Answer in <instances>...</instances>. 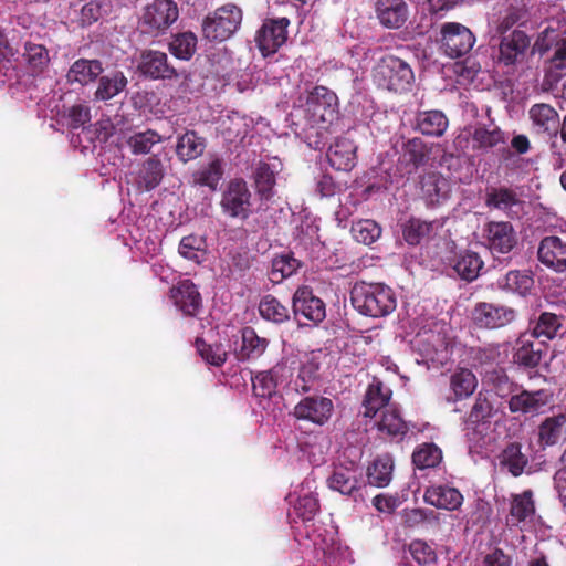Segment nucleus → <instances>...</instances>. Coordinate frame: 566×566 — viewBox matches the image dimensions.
Instances as JSON below:
<instances>
[{
    "mask_svg": "<svg viewBox=\"0 0 566 566\" xmlns=\"http://www.w3.org/2000/svg\"><path fill=\"white\" fill-rule=\"evenodd\" d=\"M336 95L325 86H315L306 98L303 133L313 149H323L333 134L338 119Z\"/></svg>",
    "mask_w": 566,
    "mask_h": 566,
    "instance_id": "1",
    "label": "nucleus"
},
{
    "mask_svg": "<svg viewBox=\"0 0 566 566\" xmlns=\"http://www.w3.org/2000/svg\"><path fill=\"white\" fill-rule=\"evenodd\" d=\"M350 300L358 313L370 317L387 316L397 307L395 292L382 283L356 282Z\"/></svg>",
    "mask_w": 566,
    "mask_h": 566,
    "instance_id": "2",
    "label": "nucleus"
},
{
    "mask_svg": "<svg viewBox=\"0 0 566 566\" xmlns=\"http://www.w3.org/2000/svg\"><path fill=\"white\" fill-rule=\"evenodd\" d=\"M373 78L380 88L403 93L410 90L415 75L406 61L388 54L377 62L373 71Z\"/></svg>",
    "mask_w": 566,
    "mask_h": 566,
    "instance_id": "3",
    "label": "nucleus"
},
{
    "mask_svg": "<svg viewBox=\"0 0 566 566\" xmlns=\"http://www.w3.org/2000/svg\"><path fill=\"white\" fill-rule=\"evenodd\" d=\"M243 12L234 3H226L209 13L202 21V34L209 41L223 42L241 27Z\"/></svg>",
    "mask_w": 566,
    "mask_h": 566,
    "instance_id": "4",
    "label": "nucleus"
},
{
    "mask_svg": "<svg viewBox=\"0 0 566 566\" xmlns=\"http://www.w3.org/2000/svg\"><path fill=\"white\" fill-rule=\"evenodd\" d=\"M517 311L509 305L494 302H478L471 310V322L476 329L499 331L514 324Z\"/></svg>",
    "mask_w": 566,
    "mask_h": 566,
    "instance_id": "5",
    "label": "nucleus"
},
{
    "mask_svg": "<svg viewBox=\"0 0 566 566\" xmlns=\"http://www.w3.org/2000/svg\"><path fill=\"white\" fill-rule=\"evenodd\" d=\"M179 9L172 0H154L143 9L139 19L142 33L159 36L177 21Z\"/></svg>",
    "mask_w": 566,
    "mask_h": 566,
    "instance_id": "6",
    "label": "nucleus"
},
{
    "mask_svg": "<svg viewBox=\"0 0 566 566\" xmlns=\"http://www.w3.org/2000/svg\"><path fill=\"white\" fill-rule=\"evenodd\" d=\"M251 197L247 181L233 178L221 195V210L229 218L247 220L251 214Z\"/></svg>",
    "mask_w": 566,
    "mask_h": 566,
    "instance_id": "7",
    "label": "nucleus"
},
{
    "mask_svg": "<svg viewBox=\"0 0 566 566\" xmlns=\"http://www.w3.org/2000/svg\"><path fill=\"white\" fill-rule=\"evenodd\" d=\"M292 312L294 318L301 324L302 319L318 324L326 317V305L316 296L308 285H301L292 297Z\"/></svg>",
    "mask_w": 566,
    "mask_h": 566,
    "instance_id": "8",
    "label": "nucleus"
},
{
    "mask_svg": "<svg viewBox=\"0 0 566 566\" xmlns=\"http://www.w3.org/2000/svg\"><path fill=\"white\" fill-rule=\"evenodd\" d=\"M441 35L444 53L451 59L464 56L475 43L472 31L458 22L444 23L441 28Z\"/></svg>",
    "mask_w": 566,
    "mask_h": 566,
    "instance_id": "9",
    "label": "nucleus"
},
{
    "mask_svg": "<svg viewBox=\"0 0 566 566\" xmlns=\"http://www.w3.org/2000/svg\"><path fill=\"white\" fill-rule=\"evenodd\" d=\"M287 18L266 19L255 35V43L264 57L272 55L287 40Z\"/></svg>",
    "mask_w": 566,
    "mask_h": 566,
    "instance_id": "10",
    "label": "nucleus"
},
{
    "mask_svg": "<svg viewBox=\"0 0 566 566\" xmlns=\"http://www.w3.org/2000/svg\"><path fill=\"white\" fill-rule=\"evenodd\" d=\"M489 250L495 254H507L517 245V234L509 221H489L483 228Z\"/></svg>",
    "mask_w": 566,
    "mask_h": 566,
    "instance_id": "11",
    "label": "nucleus"
},
{
    "mask_svg": "<svg viewBox=\"0 0 566 566\" xmlns=\"http://www.w3.org/2000/svg\"><path fill=\"white\" fill-rule=\"evenodd\" d=\"M333 410L332 399L314 395L301 399L293 409V416L298 420L323 426L331 419Z\"/></svg>",
    "mask_w": 566,
    "mask_h": 566,
    "instance_id": "12",
    "label": "nucleus"
},
{
    "mask_svg": "<svg viewBox=\"0 0 566 566\" xmlns=\"http://www.w3.org/2000/svg\"><path fill=\"white\" fill-rule=\"evenodd\" d=\"M314 479H305L298 490L289 494L287 500L294 514L304 522L312 521L319 511V501Z\"/></svg>",
    "mask_w": 566,
    "mask_h": 566,
    "instance_id": "13",
    "label": "nucleus"
},
{
    "mask_svg": "<svg viewBox=\"0 0 566 566\" xmlns=\"http://www.w3.org/2000/svg\"><path fill=\"white\" fill-rule=\"evenodd\" d=\"M484 205L490 210H499L507 218L514 219L522 214L524 202L514 189L500 186L486 189Z\"/></svg>",
    "mask_w": 566,
    "mask_h": 566,
    "instance_id": "14",
    "label": "nucleus"
},
{
    "mask_svg": "<svg viewBox=\"0 0 566 566\" xmlns=\"http://www.w3.org/2000/svg\"><path fill=\"white\" fill-rule=\"evenodd\" d=\"M546 346L545 342L536 343L533 338H526L525 334H521L513 347L512 363L520 370H534L541 365Z\"/></svg>",
    "mask_w": 566,
    "mask_h": 566,
    "instance_id": "15",
    "label": "nucleus"
},
{
    "mask_svg": "<svg viewBox=\"0 0 566 566\" xmlns=\"http://www.w3.org/2000/svg\"><path fill=\"white\" fill-rule=\"evenodd\" d=\"M551 397L546 389H522L517 394H511L507 408L512 413L536 416L549 403Z\"/></svg>",
    "mask_w": 566,
    "mask_h": 566,
    "instance_id": "16",
    "label": "nucleus"
},
{
    "mask_svg": "<svg viewBox=\"0 0 566 566\" xmlns=\"http://www.w3.org/2000/svg\"><path fill=\"white\" fill-rule=\"evenodd\" d=\"M170 298L186 316H197L202 307L201 294L197 285L189 279L179 281L170 289Z\"/></svg>",
    "mask_w": 566,
    "mask_h": 566,
    "instance_id": "17",
    "label": "nucleus"
},
{
    "mask_svg": "<svg viewBox=\"0 0 566 566\" xmlns=\"http://www.w3.org/2000/svg\"><path fill=\"white\" fill-rule=\"evenodd\" d=\"M138 71L153 80H171L178 77L176 69L168 62L166 53L157 50L142 52Z\"/></svg>",
    "mask_w": 566,
    "mask_h": 566,
    "instance_id": "18",
    "label": "nucleus"
},
{
    "mask_svg": "<svg viewBox=\"0 0 566 566\" xmlns=\"http://www.w3.org/2000/svg\"><path fill=\"white\" fill-rule=\"evenodd\" d=\"M537 258L547 269L557 273L566 272V242L556 235L543 238L538 244Z\"/></svg>",
    "mask_w": 566,
    "mask_h": 566,
    "instance_id": "19",
    "label": "nucleus"
},
{
    "mask_svg": "<svg viewBox=\"0 0 566 566\" xmlns=\"http://www.w3.org/2000/svg\"><path fill=\"white\" fill-rule=\"evenodd\" d=\"M566 316L560 313L542 311L538 316L530 319V334L533 339L553 340L563 336Z\"/></svg>",
    "mask_w": 566,
    "mask_h": 566,
    "instance_id": "20",
    "label": "nucleus"
},
{
    "mask_svg": "<svg viewBox=\"0 0 566 566\" xmlns=\"http://www.w3.org/2000/svg\"><path fill=\"white\" fill-rule=\"evenodd\" d=\"M509 516L512 521V525L521 530L534 523L536 505L534 492L531 489L511 495Z\"/></svg>",
    "mask_w": 566,
    "mask_h": 566,
    "instance_id": "21",
    "label": "nucleus"
},
{
    "mask_svg": "<svg viewBox=\"0 0 566 566\" xmlns=\"http://www.w3.org/2000/svg\"><path fill=\"white\" fill-rule=\"evenodd\" d=\"M375 12L380 24L388 29H400L409 18L405 0H377Z\"/></svg>",
    "mask_w": 566,
    "mask_h": 566,
    "instance_id": "22",
    "label": "nucleus"
},
{
    "mask_svg": "<svg viewBox=\"0 0 566 566\" xmlns=\"http://www.w3.org/2000/svg\"><path fill=\"white\" fill-rule=\"evenodd\" d=\"M536 134L554 137L558 134L560 120L557 111L545 103L534 104L528 111Z\"/></svg>",
    "mask_w": 566,
    "mask_h": 566,
    "instance_id": "23",
    "label": "nucleus"
},
{
    "mask_svg": "<svg viewBox=\"0 0 566 566\" xmlns=\"http://www.w3.org/2000/svg\"><path fill=\"white\" fill-rule=\"evenodd\" d=\"M448 264L457 275L465 282H473L476 280L484 266V262L479 253L470 250L455 253L449 259Z\"/></svg>",
    "mask_w": 566,
    "mask_h": 566,
    "instance_id": "24",
    "label": "nucleus"
},
{
    "mask_svg": "<svg viewBox=\"0 0 566 566\" xmlns=\"http://www.w3.org/2000/svg\"><path fill=\"white\" fill-rule=\"evenodd\" d=\"M423 499L426 503L447 511H455L463 503L462 493L458 489L447 484L427 488Z\"/></svg>",
    "mask_w": 566,
    "mask_h": 566,
    "instance_id": "25",
    "label": "nucleus"
},
{
    "mask_svg": "<svg viewBox=\"0 0 566 566\" xmlns=\"http://www.w3.org/2000/svg\"><path fill=\"white\" fill-rule=\"evenodd\" d=\"M478 379L468 368H459L449 378V394L446 400L454 403L469 398L476 389Z\"/></svg>",
    "mask_w": 566,
    "mask_h": 566,
    "instance_id": "26",
    "label": "nucleus"
},
{
    "mask_svg": "<svg viewBox=\"0 0 566 566\" xmlns=\"http://www.w3.org/2000/svg\"><path fill=\"white\" fill-rule=\"evenodd\" d=\"M421 195L428 206L439 205L448 199L451 187L447 178L439 172H428L421 178Z\"/></svg>",
    "mask_w": 566,
    "mask_h": 566,
    "instance_id": "27",
    "label": "nucleus"
},
{
    "mask_svg": "<svg viewBox=\"0 0 566 566\" xmlns=\"http://www.w3.org/2000/svg\"><path fill=\"white\" fill-rule=\"evenodd\" d=\"M392 396V391L379 378L374 377L368 385L363 400L364 417L373 418L376 413L385 408Z\"/></svg>",
    "mask_w": 566,
    "mask_h": 566,
    "instance_id": "28",
    "label": "nucleus"
},
{
    "mask_svg": "<svg viewBox=\"0 0 566 566\" xmlns=\"http://www.w3.org/2000/svg\"><path fill=\"white\" fill-rule=\"evenodd\" d=\"M165 176V167L158 155L145 159L136 176V186L142 191L157 188Z\"/></svg>",
    "mask_w": 566,
    "mask_h": 566,
    "instance_id": "29",
    "label": "nucleus"
},
{
    "mask_svg": "<svg viewBox=\"0 0 566 566\" xmlns=\"http://www.w3.org/2000/svg\"><path fill=\"white\" fill-rule=\"evenodd\" d=\"M327 159L336 170L348 171L356 164V146L348 138H337L328 148Z\"/></svg>",
    "mask_w": 566,
    "mask_h": 566,
    "instance_id": "30",
    "label": "nucleus"
},
{
    "mask_svg": "<svg viewBox=\"0 0 566 566\" xmlns=\"http://www.w3.org/2000/svg\"><path fill=\"white\" fill-rule=\"evenodd\" d=\"M497 286L506 293L525 297L532 293L534 276L527 270H511L497 280Z\"/></svg>",
    "mask_w": 566,
    "mask_h": 566,
    "instance_id": "31",
    "label": "nucleus"
},
{
    "mask_svg": "<svg viewBox=\"0 0 566 566\" xmlns=\"http://www.w3.org/2000/svg\"><path fill=\"white\" fill-rule=\"evenodd\" d=\"M359 476L357 469L336 467L327 480L328 486L344 495L353 496L356 501V494L360 489Z\"/></svg>",
    "mask_w": 566,
    "mask_h": 566,
    "instance_id": "32",
    "label": "nucleus"
},
{
    "mask_svg": "<svg viewBox=\"0 0 566 566\" xmlns=\"http://www.w3.org/2000/svg\"><path fill=\"white\" fill-rule=\"evenodd\" d=\"M530 45V38L524 31L514 30L510 35L503 36L500 43V60L511 65L523 55Z\"/></svg>",
    "mask_w": 566,
    "mask_h": 566,
    "instance_id": "33",
    "label": "nucleus"
},
{
    "mask_svg": "<svg viewBox=\"0 0 566 566\" xmlns=\"http://www.w3.org/2000/svg\"><path fill=\"white\" fill-rule=\"evenodd\" d=\"M268 345L266 338L260 337L253 327L245 326L241 329V346L237 358L241 361L256 359L263 355Z\"/></svg>",
    "mask_w": 566,
    "mask_h": 566,
    "instance_id": "34",
    "label": "nucleus"
},
{
    "mask_svg": "<svg viewBox=\"0 0 566 566\" xmlns=\"http://www.w3.org/2000/svg\"><path fill=\"white\" fill-rule=\"evenodd\" d=\"M206 139L196 130L188 129L178 137L176 156L181 163L199 158L206 149Z\"/></svg>",
    "mask_w": 566,
    "mask_h": 566,
    "instance_id": "35",
    "label": "nucleus"
},
{
    "mask_svg": "<svg viewBox=\"0 0 566 566\" xmlns=\"http://www.w3.org/2000/svg\"><path fill=\"white\" fill-rule=\"evenodd\" d=\"M128 80L122 71H112L106 75H99L97 88L94 93L96 101L107 102L124 92Z\"/></svg>",
    "mask_w": 566,
    "mask_h": 566,
    "instance_id": "36",
    "label": "nucleus"
},
{
    "mask_svg": "<svg viewBox=\"0 0 566 566\" xmlns=\"http://www.w3.org/2000/svg\"><path fill=\"white\" fill-rule=\"evenodd\" d=\"M103 71V63L99 60L78 59L71 65L67 80L70 83L87 85L95 82Z\"/></svg>",
    "mask_w": 566,
    "mask_h": 566,
    "instance_id": "37",
    "label": "nucleus"
},
{
    "mask_svg": "<svg viewBox=\"0 0 566 566\" xmlns=\"http://www.w3.org/2000/svg\"><path fill=\"white\" fill-rule=\"evenodd\" d=\"M223 174V160L214 157L207 165L193 171L191 178L195 186L208 187L211 191H216Z\"/></svg>",
    "mask_w": 566,
    "mask_h": 566,
    "instance_id": "38",
    "label": "nucleus"
},
{
    "mask_svg": "<svg viewBox=\"0 0 566 566\" xmlns=\"http://www.w3.org/2000/svg\"><path fill=\"white\" fill-rule=\"evenodd\" d=\"M417 129L426 136L440 137L448 128L449 122L441 111L419 112L416 117Z\"/></svg>",
    "mask_w": 566,
    "mask_h": 566,
    "instance_id": "39",
    "label": "nucleus"
},
{
    "mask_svg": "<svg viewBox=\"0 0 566 566\" xmlns=\"http://www.w3.org/2000/svg\"><path fill=\"white\" fill-rule=\"evenodd\" d=\"M392 458L388 453L380 454L367 467L368 483L376 488H385L392 479Z\"/></svg>",
    "mask_w": 566,
    "mask_h": 566,
    "instance_id": "40",
    "label": "nucleus"
},
{
    "mask_svg": "<svg viewBox=\"0 0 566 566\" xmlns=\"http://www.w3.org/2000/svg\"><path fill=\"white\" fill-rule=\"evenodd\" d=\"M566 427V415L559 413L545 418L538 426V442L543 447L555 446Z\"/></svg>",
    "mask_w": 566,
    "mask_h": 566,
    "instance_id": "41",
    "label": "nucleus"
},
{
    "mask_svg": "<svg viewBox=\"0 0 566 566\" xmlns=\"http://www.w3.org/2000/svg\"><path fill=\"white\" fill-rule=\"evenodd\" d=\"M500 464L513 476H520L528 464L527 457L522 452V444L510 442L501 452Z\"/></svg>",
    "mask_w": 566,
    "mask_h": 566,
    "instance_id": "42",
    "label": "nucleus"
},
{
    "mask_svg": "<svg viewBox=\"0 0 566 566\" xmlns=\"http://www.w3.org/2000/svg\"><path fill=\"white\" fill-rule=\"evenodd\" d=\"M482 375L484 384L490 386L501 398L513 394L517 387V385L511 380L506 370L501 366L486 368Z\"/></svg>",
    "mask_w": 566,
    "mask_h": 566,
    "instance_id": "43",
    "label": "nucleus"
},
{
    "mask_svg": "<svg viewBox=\"0 0 566 566\" xmlns=\"http://www.w3.org/2000/svg\"><path fill=\"white\" fill-rule=\"evenodd\" d=\"M178 252L182 258L201 264L207 260V240L198 234L186 235L180 240Z\"/></svg>",
    "mask_w": 566,
    "mask_h": 566,
    "instance_id": "44",
    "label": "nucleus"
},
{
    "mask_svg": "<svg viewBox=\"0 0 566 566\" xmlns=\"http://www.w3.org/2000/svg\"><path fill=\"white\" fill-rule=\"evenodd\" d=\"M258 310L263 319L274 324H283L290 319V310L271 294L261 298Z\"/></svg>",
    "mask_w": 566,
    "mask_h": 566,
    "instance_id": "45",
    "label": "nucleus"
},
{
    "mask_svg": "<svg viewBox=\"0 0 566 566\" xmlns=\"http://www.w3.org/2000/svg\"><path fill=\"white\" fill-rule=\"evenodd\" d=\"M253 180L256 193L261 199L269 200L274 196L275 172L268 163L260 161L256 165L253 171Z\"/></svg>",
    "mask_w": 566,
    "mask_h": 566,
    "instance_id": "46",
    "label": "nucleus"
},
{
    "mask_svg": "<svg viewBox=\"0 0 566 566\" xmlns=\"http://www.w3.org/2000/svg\"><path fill=\"white\" fill-rule=\"evenodd\" d=\"M301 266V261L295 259L292 253L281 254L272 260L269 279L272 283H280L295 274Z\"/></svg>",
    "mask_w": 566,
    "mask_h": 566,
    "instance_id": "47",
    "label": "nucleus"
},
{
    "mask_svg": "<svg viewBox=\"0 0 566 566\" xmlns=\"http://www.w3.org/2000/svg\"><path fill=\"white\" fill-rule=\"evenodd\" d=\"M434 222L410 218L402 226V237L410 245L419 244L424 238H428L433 231Z\"/></svg>",
    "mask_w": 566,
    "mask_h": 566,
    "instance_id": "48",
    "label": "nucleus"
},
{
    "mask_svg": "<svg viewBox=\"0 0 566 566\" xmlns=\"http://www.w3.org/2000/svg\"><path fill=\"white\" fill-rule=\"evenodd\" d=\"M441 461L442 451L434 443H422L412 453V462L420 470L436 468Z\"/></svg>",
    "mask_w": 566,
    "mask_h": 566,
    "instance_id": "49",
    "label": "nucleus"
},
{
    "mask_svg": "<svg viewBox=\"0 0 566 566\" xmlns=\"http://www.w3.org/2000/svg\"><path fill=\"white\" fill-rule=\"evenodd\" d=\"M197 48V36L188 31L176 34L169 43L170 53L179 59L188 61L192 57Z\"/></svg>",
    "mask_w": 566,
    "mask_h": 566,
    "instance_id": "50",
    "label": "nucleus"
},
{
    "mask_svg": "<svg viewBox=\"0 0 566 566\" xmlns=\"http://www.w3.org/2000/svg\"><path fill=\"white\" fill-rule=\"evenodd\" d=\"M378 430L390 437L403 438L409 431V427L396 409H388L378 422Z\"/></svg>",
    "mask_w": 566,
    "mask_h": 566,
    "instance_id": "51",
    "label": "nucleus"
},
{
    "mask_svg": "<svg viewBox=\"0 0 566 566\" xmlns=\"http://www.w3.org/2000/svg\"><path fill=\"white\" fill-rule=\"evenodd\" d=\"M161 142L163 138L156 130L147 129L133 134L128 138L127 145L134 155H146L150 153L156 144Z\"/></svg>",
    "mask_w": 566,
    "mask_h": 566,
    "instance_id": "52",
    "label": "nucleus"
},
{
    "mask_svg": "<svg viewBox=\"0 0 566 566\" xmlns=\"http://www.w3.org/2000/svg\"><path fill=\"white\" fill-rule=\"evenodd\" d=\"M475 367L486 368L499 366L502 360L501 345L489 344L484 347L473 348L471 352Z\"/></svg>",
    "mask_w": 566,
    "mask_h": 566,
    "instance_id": "53",
    "label": "nucleus"
},
{
    "mask_svg": "<svg viewBox=\"0 0 566 566\" xmlns=\"http://www.w3.org/2000/svg\"><path fill=\"white\" fill-rule=\"evenodd\" d=\"M352 234L357 242L369 245L379 239L381 228L376 221L364 219L352 226Z\"/></svg>",
    "mask_w": 566,
    "mask_h": 566,
    "instance_id": "54",
    "label": "nucleus"
},
{
    "mask_svg": "<svg viewBox=\"0 0 566 566\" xmlns=\"http://www.w3.org/2000/svg\"><path fill=\"white\" fill-rule=\"evenodd\" d=\"M557 27H553L552 24L547 25L538 35L535 48L539 53H545L549 51L553 46H557L565 38L563 34L566 32V28L564 24H560L559 21H556Z\"/></svg>",
    "mask_w": 566,
    "mask_h": 566,
    "instance_id": "55",
    "label": "nucleus"
},
{
    "mask_svg": "<svg viewBox=\"0 0 566 566\" xmlns=\"http://www.w3.org/2000/svg\"><path fill=\"white\" fill-rule=\"evenodd\" d=\"M472 142L474 149H489L505 143L503 132L497 127L493 129L475 128L472 134Z\"/></svg>",
    "mask_w": 566,
    "mask_h": 566,
    "instance_id": "56",
    "label": "nucleus"
},
{
    "mask_svg": "<svg viewBox=\"0 0 566 566\" xmlns=\"http://www.w3.org/2000/svg\"><path fill=\"white\" fill-rule=\"evenodd\" d=\"M23 56L33 72H42L49 64L50 57L46 48L42 44L27 42Z\"/></svg>",
    "mask_w": 566,
    "mask_h": 566,
    "instance_id": "57",
    "label": "nucleus"
},
{
    "mask_svg": "<svg viewBox=\"0 0 566 566\" xmlns=\"http://www.w3.org/2000/svg\"><path fill=\"white\" fill-rule=\"evenodd\" d=\"M195 344L198 354L206 363L217 367L226 363L227 352L223 350L221 345L207 344L202 338H197Z\"/></svg>",
    "mask_w": 566,
    "mask_h": 566,
    "instance_id": "58",
    "label": "nucleus"
},
{
    "mask_svg": "<svg viewBox=\"0 0 566 566\" xmlns=\"http://www.w3.org/2000/svg\"><path fill=\"white\" fill-rule=\"evenodd\" d=\"M494 413V407L485 395L480 392L474 400L473 406L468 416V421L473 424L486 422L492 418Z\"/></svg>",
    "mask_w": 566,
    "mask_h": 566,
    "instance_id": "59",
    "label": "nucleus"
},
{
    "mask_svg": "<svg viewBox=\"0 0 566 566\" xmlns=\"http://www.w3.org/2000/svg\"><path fill=\"white\" fill-rule=\"evenodd\" d=\"M318 370L319 364L314 358L303 363L295 380L296 391L302 394L310 391L311 382L318 378Z\"/></svg>",
    "mask_w": 566,
    "mask_h": 566,
    "instance_id": "60",
    "label": "nucleus"
},
{
    "mask_svg": "<svg viewBox=\"0 0 566 566\" xmlns=\"http://www.w3.org/2000/svg\"><path fill=\"white\" fill-rule=\"evenodd\" d=\"M253 392L256 397L271 398L276 392V379L272 370L261 371L252 378Z\"/></svg>",
    "mask_w": 566,
    "mask_h": 566,
    "instance_id": "61",
    "label": "nucleus"
},
{
    "mask_svg": "<svg viewBox=\"0 0 566 566\" xmlns=\"http://www.w3.org/2000/svg\"><path fill=\"white\" fill-rule=\"evenodd\" d=\"M412 558L422 566H430L437 562L436 551L427 542L415 539L409 545Z\"/></svg>",
    "mask_w": 566,
    "mask_h": 566,
    "instance_id": "62",
    "label": "nucleus"
},
{
    "mask_svg": "<svg viewBox=\"0 0 566 566\" xmlns=\"http://www.w3.org/2000/svg\"><path fill=\"white\" fill-rule=\"evenodd\" d=\"M403 158L413 166L415 169L424 165L427 161V151L421 139L412 138L403 145Z\"/></svg>",
    "mask_w": 566,
    "mask_h": 566,
    "instance_id": "63",
    "label": "nucleus"
},
{
    "mask_svg": "<svg viewBox=\"0 0 566 566\" xmlns=\"http://www.w3.org/2000/svg\"><path fill=\"white\" fill-rule=\"evenodd\" d=\"M525 17H526V9L524 6H518V4L509 6L505 9L503 15L501 17V19L497 23V27H496L497 33L504 34L510 29H512L515 24H517L523 19H525Z\"/></svg>",
    "mask_w": 566,
    "mask_h": 566,
    "instance_id": "64",
    "label": "nucleus"
}]
</instances>
